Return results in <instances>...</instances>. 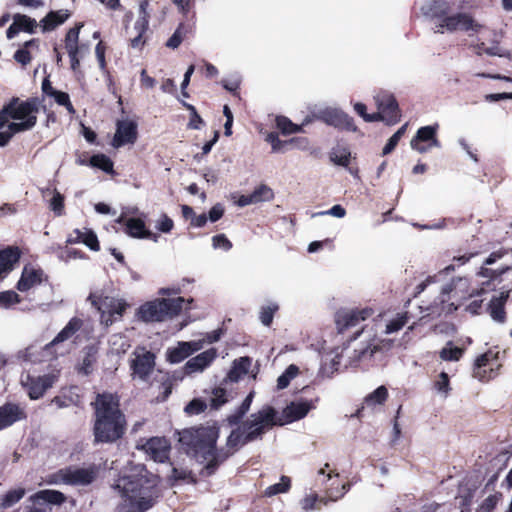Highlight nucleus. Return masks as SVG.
Listing matches in <instances>:
<instances>
[{"instance_id":"nucleus-39","label":"nucleus","mask_w":512,"mask_h":512,"mask_svg":"<svg viewBox=\"0 0 512 512\" xmlns=\"http://www.w3.org/2000/svg\"><path fill=\"white\" fill-rule=\"evenodd\" d=\"M81 28L82 24H76L67 31L64 39L67 53H70V51L79 52V33Z\"/></svg>"},{"instance_id":"nucleus-1","label":"nucleus","mask_w":512,"mask_h":512,"mask_svg":"<svg viewBox=\"0 0 512 512\" xmlns=\"http://www.w3.org/2000/svg\"><path fill=\"white\" fill-rule=\"evenodd\" d=\"M93 410L92 434L94 444H113L121 440L127 431V419L121 409L118 393H97L91 402Z\"/></svg>"},{"instance_id":"nucleus-6","label":"nucleus","mask_w":512,"mask_h":512,"mask_svg":"<svg viewBox=\"0 0 512 512\" xmlns=\"http://www.w3.org/2000/svg\"><path fill=\"white\" fill-rule=\"evenodd\" d=\"M193 302V298H158L142 304L137 310V317L146 323L163 322L178 316L184 303L191 304Z\"/></svg>"},{"instance_id":"nucleus-37","label":"nucleus","mask_w":512,"mask_h":512,"mask_svg":"<svg viewBox=\"0 0 512 512\" xmlns=\"http://www.w3.org/2000/svg\"><path fill=\"white\" fill-rule=\"evenodd\" d=\"M388 395V389L381 385L365 397L364 404L368 407L383 405L387 401Z\"/></svg>"},{"instance_id":"nucleus-38","label":"nucleus","mask_w":512,"mask_h":512,"mask_svg":"<svg viewBox=\"0 0 512 512\" xmlns=\"http://www.w3.org/2000/svg\"><path fill=\"white\" fill-rule=\"evenodd\" d=\"M276 127L281 131L284 135H290L303 131V123L302 125H298L293 123L288 117L280 115L275 119Z\"/></svg>"},{"instance_id":"nucleus-8","label":"nucleus","mask_w":512,"mask_h":512,"mask_svg":"<svg viewBox=\"0 0 512 512\" xmlns=\"http://www.w3.org/2000/svg\"><path fill=\"white\" fill-rule=\"evenodd\" d=\"M302 393L308 397H301L298 400L292 401L283 409L282 417L278 415V419L282 422L280 426L301 420L311 410L316 408L319 397L316 395L314 389L309 386H305L302 389Z\"/></svg>"},{"instance_id":"nucleus-45","label":"nucleus","mask_w":512,"mask_h":512,"mask_svg":"<svg viewBox=\"0 0 512 512\" xmlns=\"http://www.w3.org/2000/svg\"><path fill=\"white\" fill-rule=\"evenodd\" d=\"M251 193L255 203L270 201L274 198L273 190L265 184L259 185Z\"/></svg>"},{"instance_id":"nucleus-47","label":"nucleus","mask_w":512,"mask_h":512,"mask_svg":"<svg viewBox=\"0 0 512 512\" xmlns=\"http://www.w3.org/2000/svg\"><path fill=\"white\" fill-rule=\"evenodd\" d=\"M207 408H209L207 401L202 398H194L185 406L184 411L188 415H198L203 413Z\"/></svg>"},{"instance_id":"nucleus-40","label":"nucleus","mask_w":512,"mask_h":512,"mask_svg":"<svg viewBox=\"0 0 512 512\" xmlns=\"http://www.w3.org/2000/svg\"><path fill=\"white\" fill-rule=\"evenodd\" d=\"M449 11L450 5L444 0H434L429 6V14L432 18L439 19V23L443 19L450 17V15H448Z\"/></svg>"},{"instance_id":"nucleus-29","label":"nucleus","mask_w":512,"mask_h":512,"mask_svg":"<svg viewBox=\"0 0 512 512\" xmlns=\"http://www.w3.org/2000/svg\"><path fill=\"white\" fill-rule=\"evenodd\" d=\"M83 325V321L78 317H72L66 326L55 336V338L46 345V349L62 343L70 339L76 332H78Z\"/></svg>"},{"instance_id":"nucleus-63","label":"nucleus","mask_w":512,"mask_h":512,"mask_svg":"<svg viewBox=\"0 0 512 512\" xmlns=\"http://www.w3.org/2000/svg\"><path fill=\"white\" fill-rule=\"evenodd\" d=\"M106 45L103 41H99L95 47V54L99 63V66L102 70L106 68V59H105Z\"/></svg>"},{"instance_id":"nucleus-4","label":"nucleus","mask_w":512,"mask_h":512,"mask_svg":"<svg viewBox=\"0 0 512 512\" xmlns=\"http://www.w3.org/2000/svg\"><path fill=\"white\" fill-rule=\"evenodd\" d=\"M39 112V99L31 97L22 100L13 96L4 103L0 109V130L7 126L12 131L25 132L33 129L37 124Z\"/></svg>"},{"instance_id":"nucleus-12","label":"nucleus","mask_w":512,"mask_h":512,"mask_svg":"<svg viewBox=\"0 0 512 512\" xmlns=\"http://www.w3.org/2000/svg\"><path fill=\"white\" fill-rule=\"evenodd\" d=\"M438 130V123L420 127L410 141L411 148L423 154L431 150L433 147H440L441 144L437 136Z\"/></svg>"},{"instance_id":"nucleus-32","label":"nucleus","mask_w":512,"mask_h":512,"mask_svg":"<svg viewBox=\"0 0 512 512\" xmlns=\"http://www.w3.org/2000/svg\"><path fill=\"white\" fill-rule=\"evenodd\" d=\"M29 500L33 503H36L39 500H43L49 504L52 505H62L66 502L67 497L64 493L58 491V490H40L30 496Z\"/></svg>"},{"instance_id":"nucleus-25","label":"nucleus","mask_w":512,"mask_h":512,"mask_svg":"<svg viewBox=\"0 0 512 512\" xmlns=\"http://www.w3.org/2000/svg\"><path fill=\"white\" fill-rule=\"evenodd\" d=\"M216 356H217V351L215 348H210V349L198 354L197 356L189 359L186 362V364L184 366L185 372L187 374H191L194 372L203 371L206 367H208L213 362V360L216 358Z\"/></svg>"},{"instance_id":"nucleus-53","label":"nucleus","mask_w":512,"mask_h":512,"mask_svg":"<svg viewBox=\"0 0 512 512\" xmlns=\"http://www.w3.org/2000/svg\"><path fill=\"white\" fill-rule=\"evenodd\" d=\"M247 413L248 411L244 407L239 405L232 414L226 417L225 421L231 427L240 426V424L242 425V422L245 421L243 420V418Z\"/></svg>"},{"instance_id":"nucleus-3","label":"nucleus","mask_w":512,"mask_h":512,"mask_svg":"<svg viewBox=\"0 0 512 512\" xmlns=\"http://www.w3.org/2000/svg\"><path fill=\"white\" fill-rule=\"evenodd\" d=\"M281 424L276 408L264 405L230 432L226 439V447L236 452L249 443L263 440L267 432Z\"/></svg>"},{"instance_id":"nucleus-57","label":"nucleus","mask_w":512,"mask_h":512,"mask_svg":"<svg viewBox=\"0 0 512 512\" xmlns=\"http://www.w3.org/2000/svg\"><path fill=\"white\" fill-rule=\"evenodd\" d=\"M64 196L56 191L50 200V209L56 216H62L64 214Z\"/></svg>"},{"instance_id":"nucleus-28","label":"nucleus","mask_w":512,"mask_h":512,"mask_svg":"<svg viewBox=\"0 0 512 512\" xmlns=\"http://www.w3.org/2000/svg\"><path fill=\"white\" fill-rule=\"evenodd\" d=\"M507 298L508 295L502 292L499 296H493L488 304V313L490 314L491 318L498 323H504L507 319L505 311Z\"/></svg>"},{"instance_id":"nucleus-48","label":"nucleus","mask_w":512,"mask_h":512,"mask_svg":"<svg viewBox=\"0 0 512 512\" xmlns=\"http://www.w3.org/2000/svg\"><path fill=\"white\" fill-rule=\"evenodd\" d=\"M22 301L20 295L13 290L0 292V307L9 308Z\"/></svg>"},{"instance_id":"nucleus-31","label":"nucleus","mask_w":512,"mask_h":512,"mask_svg":"<svg viewBox=\"0 0 512 512\" xmlns=\"http://www.w3.org/2000/svg\"><path fill=\"white\" fill-rule=\"evenodd\" d=\"M224 383L225 382L223 381L220 386L214 387L211 390L207 403L209 409L212 411L219 410L232 399L227 389L222 386Z\"/></svg>"},{"instance_id":"nucleus-59","label":"nucleus","mask_w":512,"mask_h":512,"mask_svg":"<svg viewBox=\"0 0 512 512\" xmlns=\"http://www.w3.org/2000/svg\"><path fill=\"white\" fill-rule=\"evenodd\" d=\"M266 141L271 144L273 152L283 151L284 148L287 146V141L280 140L276 132L268 133L266 136Z\"/></svg>"},{"instance_id":"nucleus-36","label":"nucleus","mask_w":512,"mask_h":512,"mask_svg":"<svg viewBox=\"0 0 512 512\" xmlns=\"http://www.w3.org/2000/svg\"><path fill=\"white\" fill-rule=\"evenodd\" d=\"M26 494L22 487L11 489L0 497V509H8L18 503Z\"/></svg>"},{"instance_id":"nucleus-10","label":"nucleus","mask_w":512,"mask_h":512,"mask_svg":"<svg viewBox=\"0 0 512 512\" xmlns=\"http://www.w3.org/2000/svg\"><path fill=\"white\" fill-rule=\"evenodd\" d=\"M483 28V25L477 22L473 16L469 13H456L443 19L436 25V32L444 33L455 32L457 30L464 32L479 33Z\"/></svg>"},{"instance_id":"nucleus-54","label":"nucleus","mask_w":512,"mask_h":512,"mask_svg":"<svg viewBox=\"0 0 512 512\" xmlns=\"http://www.w3.org/2000/svg\"><path fill=\"white\" fill-rule=\"evenodd\" d=\"M82 243L89 247L92 251L100 250V243L96 233L91 229L82 232Z\"/></svg>"},{"instance_id":"nucleus-13","label":"nucleus","mask_w":512,"mask_h":512,"mask_svg":"<svg viewBox=\"0 0 512 512\" xmlns=\"http://www.w3.org/2000/svg\"><path fill=\"white\" fill-rule=\"evenodd\" d=\"M138 139V123L132 119H122L116 122V131L111 145L120 148L125 145H133Z\"/></svg>"},{"instance_id":"nucleus-24","label":"nucleus","mask_w":512,"mask_h":512,"mask_svg":"<svg viewBox=\"0 0 512 512\" xmlns=\"http://www.w3.org/2000/svg\"><path fill=\"white\" fill-rule=\"evenodd\" d=\"M81 402L82 397L79 394V388L77 386L62 388L59 394L53 397L51 400V403L60 409L70 406H79Z\"/></svg>"},{"instance_id":"nucleus-52","label":"nucleus","mask_w":512,"mask_h":512,"mask_svg":"<svg viewBox=\"0 0 512 512\" xmlns=\"http://www.w3.org/2000/svg\"><path fill=\"white\" fill-rule=\"evenodd\" d=\"M499 352L489 349L485 353L479 355L474 362L473 367L484 368L487 367L491 361L498 359Z\"/></svg>"},{"instance_id":"nucleus-23","label":"nucleus","mask_w":512,"mask_h":512,"mask_svg":"<svg viewBox=\"0 0 512 512\" xmlns=\"http://www.w3.org/2000/svg\"><path fill=\"white\" fill-rule=\"evenodd\" d=\"M117 223L125 224V233L133 238H148L156 240L157 236L146 228L145 222L141 218H129L126 221L123 216L117 219Z\"/></svg>"},{"instance_id":"nucleus-27","label":"nucleus","mask_w":512,"mask_h":512,"mask_svg":"<svg viewBox=\"0 0 512 512\" xmlns=\"http://www.w3.org/2000/svg\"><path fill=\"white\" fill-rule=\"evenodd\" d=\"M235 452L230 450L229 448H220L217 449L216 445L211 451V455L207 456L205 471L207 475H212L216 472L219 465L227 460L231 455Z\"/></svg>"},{"instance_id":"nucleus-30","label":"nucleus","mask_w":512,"mask_h":512,"mask_svg":"<svg viewBox=\"0 0 512 512\" xmlns=\"http://www.w3.org/2000/svg\"><path fill=\"white\" fill-rule=\"evenodd\" d=\"M251 363V358L247 356L235 359L232 368L228 372L227 377L224 379V382H237L248 373L251 367Z\"/></svg>"},{"instance_id":"nucleus-62","label":"nucleus","mask_w":512,"mask_h":512,"mask_svg":"<svg viewBox=\"0 0 512 512\" xmlns=\"http://www.w3.org/2000/svg\"><path fill=\"white\" fill-rule=\"evenodd\" d=\"M170 478L175 482L192 479V472L187 469L173 467Z\"/></svg>"},{"instance_id":"nucleus-46","label":"nucleus","mask_w":512,"mask_h":512,"mask_svg":"<svg viewBox=\"0 0 512 512\" xmlns=\"http://www.w3.org/2000/svg\"><path fill=\"white\" fill-rule=\"evenodd\" d=\"M408 320L409 315L407 312L397 314V316L386 325V333L390 334L401 330L408 323Z\"/></svg>"},{"instance_id":"nucleus-50","label":"nucleus","mask_w":512,"mask_h":512,"mask_svg":"<svg viewBox=\"0 0 512 512\" xmlns=\"http://www.w3.org/2000/svg\"><path fill=\"white\" fill-rule=\"evenodd\" d=\"M52 97L58 105L64 106L69 114L74 115L76 113L68 93L57 90Z\"/></svg>"},{"instance_id":"nucleus-9","label":"nucleus","mask_w":512,"mask_h":512,"mask_svg":"<svg viewBox=\"0 0 512 512\" xmlns=\"http://www.w3.org/2000/svg\"><path fill=\"white\" fill-rule=\"evenodd\" d=\"M377 112L381 118L379 122H384L387 126L396 125L401 121L402 113L396 97L387 91H380L374 96Z\"/></svg>"},{"instance_id":"nucleus-7","label":"nucleus","mask_w":512,"mask_h":512,"mask_svg":"<svg viewBox=\"0 0 512 512\" xmlns=\"http://www.w3.org/2000/svg\"><path fill=\"white\" fill-rule=\"evenodd\" d=\"M99 467L95 464L89 467H66L53 474L48 481L49 484L63 483L71 486H88L99 476Z\"/></svg>"},{"instance_id":"nucleus-11","label":"nucleus","mask_w":512,"mask_h":512,"mask_svg":"<svg viewBox=\"0 0 512 512\" xmlns=\"http://www.w3.org/2000/svg\"><path fill=\"white\" fill-rule=\"evenodd\" d=\"M374 310L370 307L361 309H340L335 313V325L338 333H344L347 330L356 327L361 321L371 317Z\"/></svg>"},{"instance_id":"nucleus-5","label":"nucleus","mask_w":512,"mask_h":512,"mask_svg":"<svg viewBox=\"0 0 512 512\" xmlns=\"http://www.w3.org/2000/svg\"><path fill=\"white\" fill-rule=\"evenodd\" d=\"M220 435L217 426H199L183 429L179 432L181 449L200 463L207 460Z\"/></svg>"},{"instance_id":"nucleus-41","label":"nucleus","mask_w":512,"mask_h":512,"mask_svg":"<svg viewBox=\"0 0 512 512\" xmlns=\"http://www.w3.org/2000/svg\"><path fill=\"white\" fill-rule=\"evenodd\" d=\"M452 341H449L439 353V356L444 361H459L465 350L460 347H453Z\"/></svg>"},{"instance_id":"nucleus-35","label":"nucleus","mask_w":512,"mask_h":512,"mask_svg":"<svg viewBox=\"0 0 512 512\" xmlns=\"http://www.w3.org/2000/svg\"><path fill=\"white\" fill-rule=\"evenodd\" d=\"M331 162L342 167H348L351 159V152L347 146L337 145L329 153Z\"/></svg>"},{"instance_id":"nucleus-2","label":"nucleus","mask_w":512,"mask_h":512,"mask_svg":"<svg viewBox=\"0 0 512 512\" xmlns=\"http://www.w3.org/2000/svg\"><path fill=\"white\" fill-rule=\"evenodd\" d=\"M159 482V477L144 466L121 477L115 486L123 498L117 512H146L152 508L160 495Z\"/></svg>"},{"instance_id":"nucleus-14","label":"nucleus","mask_w":512,"mask_h":512,"mask_svg":"<svg viewBox=\"0 0 512 512\" xmlns=\"http://www.w3.org/2000/svg\"><path fill=\"white\" fill-rule=\"evenodd\" d=\"M149 6L148 0H142L139 6V18L134 24V30L136 35L130 38V46L135 49H142L146 44L147 37L146 32L149 29V18L150 15L147 11Z\"/></svg>"},{"instance_id":"nucleus-64","label":"nucleus","mask_w":512,"mask_h":512,"mask_svg":"<svg viewBox=\"0 0 512 512\" xmlns=\"http://www.w3.org/2000/svg\"><path fill=\"white\" fill-rule=\"evenodd\" d=\"M310 141L307 137H293L287 140V146H292L297 149L306 150L309 148Z\"/></svg>"},{"instance_id":"nucleus-15","label":"nucleus","mask_w":512,"mask_h":512,"mask_svg":"<svg viewBox=\"0 0 512 512\" xmlns=\"http://www.w3.org/2000/svg\"><path fill=\"white\" fill-rule=\"evenodd\" d=\"M103 306L105 309L101 312V323L108 327L122 319L129 304L123 299L105 297Z\"/></svg>"},{"instance_id":"nucleus-55","label":"nucleus","mask_w":512,"mask_h":512,"mask_svg":"<svg viewBox=\"0 0 512 512\" xmlns=\"http://www.w3.org/2000/svg\"><path fill=\"white\" fill-rule=\"evenodd\" d=\"M183 106L190 111V120H189V123H188V127L190 129H200L201 126L204 124V121L203 119L201 118V116L198 114L196 108L191 105V104H188L186 102H183Z\"/></svg>"},{"instance_id":"nucleus-17","label":"nucleus","mask_w":512,"mask_h":512,"mask_svg":"<svg viewBox=\"0 0 512 512\" xmlns=\"http://www.w3.org/2000/svg\"><path fill=\"white\" fill-rule=\"evenodd\" d=\"M46 279L47 276L42 268H36L31 264H26L16 284V289L20 292H27L31 288L40 285Z\"/></svg>"},{"instance_id":"nucleus-42","label":"nucleus","mask_w":512,"mask_h":512,"mask_svg":"<svg viewBox=\"0 0 512 512\" xmlns=\"http://www.w3.org/2000/svg\"><path fill=\"white\" fill-rule=\"evenodd\" d=\"M502 367L501 364H498L496 368H490L486 369L484 368H476L473 367V377L478 379L481 382H489L490 380L494 379L498 374L499 370Z\"/></svg>"},{"instance_id":"nucleus-51","label":"nucleus","mask_w":512,"mask_h":512,"mask_svg":"<svg viewBox=\"0 0 512 512\" xmlns=\"http://www.w3.org/2000/svg\"><path fill=\"white\" fill-rule=\"evenodd\" d=\"M278 308L279 307L276 304L264 306L261 308L259 318H260L261 323L264 326H267V327L271 326V324L273 322L274 314L277 312Z\"/></svg>"},{"instance_id":"nucleus-18","label":"nucleus","mask_w":512,"mask_h":512,"mask_svg":"<svg viewBox=\"0 0 512 512\" xmlns=\"http://www.w3.org/2000/svg\"><path fill=\"white\" fill-rule=\"evenodd\" d=\"M155 358L154 353L150 351L137 354L130 364L133 376L143 381L148 380L155 367Z\"/></svg>"},{"instance_id":"nucleus-26","label":"nucleus","mask_w":512,"mask_h":512,"mask_svg":"<svg viewBox=\"0 0 512 512\" xmlns=\"http://www.w3.org/2000/svg\"><path fill=\"white\" fill-rule=\"evenodd\" d=\"M70 16L71 13L66 9L48 12L47 15L40 21L42 31L50 32L55 30L58 26L65 23Z\"/></svg>"},{"instance_id":"nucleus-22","label":"nucleus","mask_w":512,"mask_h":512,"mask_svg":"<svg viewBox=\"0 0 512 512\" xmlns=\"http://www.w3.org/2000/svg\"><path fill=\"white\" fill-rule=\"evenodd\" d=\"M146 451L156 462L165 463L169 460L170 443L165 437H152L145 445Z\"/></svg>"},{"instance_id":"nucleus-56","label":"nucleus","mask_w":512,"mask_h":512,"mask_svg":"<svg viewBox=\"0 0 512 512\" xmlns=\"http://www.w3.org/2000/svg\"><path fill=\"white\" fill-rule=\"evenodd\" d=\"M355 112L363 118L365 122H379L381 116L375 113H367V107L364 103L358 102L354 105Z\"/></svg>"},{"instance_id":"nucleus-49","label":"nucleus","mask_w":512,"mask_h":512,"mask_svg":"<svg viewBox=\"0 0 512 512\" xmlns=\"http://www.w3.org/2000/svg\"><path fill=\"white\" fill-rule=\"evenodd\" d=\"M187 29L183 23H180L179 26L176 28L175 32L172 34V36L168 39L166 42V46L172 49H176L180 46L182 43L185 35H186Z\"/></svg>"},{"instance_id":"nucleus-43","label":"nucleus","mask_w":512,"mask_h":512,"mask_svg":"<svg viewBox=\"0 0 512 512\" xmlns=\"http://www.w3.org/2000/svg\"><path fill=\"white\" fill-rule=\"evenodd\" d=\"M13 20H15L16 23L18 22V27H19L20 31H24V32L32 34L36 30V27H37L36 20L27 15L19 14V13L15 14L13 16Z\"/></svg>"},{"instance_id":"nucleus-33","label":"nucleus","mask_w":512,"mask_h":512,"mask_svg":"<svg viewBox=\"0 0 512 512\" xmlns=\"http://www.w3.org/2000/svg\"><path fill=\"white\" fill-rule=\"evenodd\" d=\"M97 354L98 349L95 346H87L84 349V356L77 367V371L79 374L88 376L90 375L94 370V365L97 362Z\"/></svg>"},{"instance_id":"nucleus-44","label":"nucleus","mask_w":512,"mask_h":512,"mask_svg":"<svg viewBox=\"0 0 512 512\" xmlns=\"http://www.w3.org/2000/svg\"><path fill=\"white\" fill-rule=\"evenodd\" d=\"M291 487V480L288 476H282L280 478V482L279 483H276V484H273L271 486H269L266 491H265V495L266 496H273V495H276V494H279V493H285L287 491H289Z\"/></svg>"},{"instance_id":"nucleus-20","label":"nucleus","mask_w":512,"mask_h":512,"mask_svg":"<svg viewBox=\"0 0 512 512\" xmlns=\"http://www.w3.org/2000/svg\"><path fill=\"white\" fill-rule=\"evenodd\" d=\"M27 413L19 404L7 402L0 406V431L25 420Z\"/></svg>"},{"instance_id":"nucleus-16","label":"nucleus","mask_w":512,"mask_h":512,"mask_svg":"<svg viewBox=\"0 0 512 512\" xmlns=\"http://www.w3.org/2000/svg\"><path fill=\"white\" fill-rule=\"evenodd\" d=\"M319 119L327 125L333 126L339 130L356 132L358 129L353 117L338 109H327L322 111Z\"/></svg>"},{"instance_id":"nucleus-60","label":"nucleus","mask_w":512,"mask_h":512,"mask_svg":"<svg viewBox=\"0 0 512 512\" xmlns=\"http://www.w3.org/2000/svg\"><path fill=\"white\" fill-rule=\"evenodd\" d=\"M212 244L214 248H222L224 250H230L232 248L231 241L226 237L225 234H217L212 237Z\"/></svg>"},{"instance_id":"nucleus-19","label":"nucleus","mask_w":512,"mask_h":512,"mask_svg":"<svg viewBox=\"0 0 512 512\" xmlns=\"http://www.w3.org/2000/svg\"><path fill=\"white\" fill-rule=\"evenodd\" d=\"M55 381L56 377L51 374L38 377L28 375L24 386L27 388L30 399L36 400L41 398L44 393L53 386Z\"/></svg>"},{"instance_id":"nucleus-21","label":"nucleus","mask_w":512,"mask_h":512,"mask_svg":"<svg viewBox=\"0 0 512 512\" xmlns=\"http://www.w3.org/2000/svg\"><path fill=\"white\" fill-rule=\"evenodd\" d=\"M204 341L179 342L176 347L167 350V361L176 364L203 348Z\"/></svg>"},{"instance_id":"nucleus-34","label":"nucleus","mask_w":512,"mask_h":512,"mask_svg":"<svg viewBox=\"0 0 512 512\" xmlns=\"http://www.w3.org/2000/svg\"><path fill=\"white\" fill-rule=\"evenodd\" d=\"M89 166L98 168L103 172L111 175H115L114 163L109 156L103 153H98L90 157Z\"/></svg>"},{"instance_id":"nucleus-58","label":"nucleus","mask_w":512,"mask_h":512,"mask_svg":"<svg viewBox=\"0 0 512 512\" xmlns=\"http://www.w3.org/2000/svg\"><path fill=\"white\" fill-rule=\"evenodd\" d=\"M502 497V494L501 493H495V494H492V495H489L487 498H485L481 505H480V510L482 512H493L499 502V500L501 499Z\"/></svg>"},{"instance_id":"nucleus-61","label":"nucleus","mask_w":512,"mask_h":512,"mask_svg":"<svg viewBox=\"0 0 512 512\" xmlns=\"http://www.w3.org/2000/svg\"><path fill=\"white\" fill-rule=\"evenodd\" d=\"M467 285H468V279L467 278L453 279L448 285H446L443 288L442 293L443 294H450V293L454 292V294H456L457 286L467 287ZM453 297H455V295H453Z\"/></svg>"}]
</instances>
